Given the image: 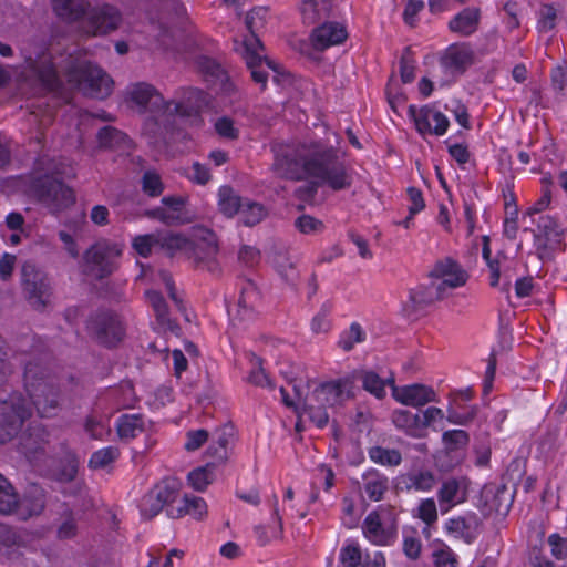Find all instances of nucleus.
I'll return each mask as SVG.
<instances>
[{"instance_id":"nucleus-52","label":"nucleus","mask_w":567,"mask_h":567,"mask_svg":"<svg viewBox=\"0 0 567 567\" xmlns=\"http://www.w3.org/2000/svg\"><path fill=\"white\" fill-rule=\"evenodd\" d=\"M274 266L279 276L290 286H295L298 279V271L295 264L286 254H278L274 258Z\"/></svg>"},{"instance_id":"nucleus-27","label":"nucleus","mask_w":567,"mask_h":567,"mask_svg":"<svg viewBox=\"0 0 567 567\" xmlns=\"http://www.w3.org/2000/svg\"><path fill=\"white\" fill-rule=\"evenodd\" d=\"M47 503L45 491L38 486L31 485L24 493L23 497L19 498L18 507L14 509V514L22 520H27L32 516L40 515Z\"/></svg>"},{"instance_id":"nucleus-56","label":"nucleus","mask_w":567,"mask_h":567,"mask_svg":"<svg viewBox=\"0 0 567 567\" xmlns=\"http://www.w3.org/2000/svg\"><path fill=\"white\" fill-rule=\"evenodd\" d=\"M79 471V458L75 453L66 452L61 464V468L58 472V480L63 483L72 482Z\"/></svg>"},{"instance_id":"nucleus-58","label":"nucleus","mask_w":567,"mask_h":567,"mask_svg":"<svg viewBox=\"0 0 567 567\" xmlns=\"http://www.w3.org/2000/svg\"><path fill=\"white\" fill-rule=\"evenodd\" d=\"M251 363L254 368L249 373L248 381L257 386L274 388L271 380L269 379V377L265 372V369L262 368L261 358L252 354Z\"/></svg>"},{"instance_id":"nucleus-12","label":"nucleus","mask_w":567,"mask_h":567,"mask_svg":"<svg viewBox=\"0 0 567 567\" xmlns=\"http://www.w3.org/2000/svg\"><path fill=\"white\" fill-rule=\"evenodd\" d=\"M181 483L176 478H164L146 493L140 503V512L144 518L151 519L158 515L164 507L174 506L179 495Z\"/></svg>"},{"instance_id":"nucleus-23","label":"nucleus","mask_w":567,"mask_h":567,"mask_svg":"<svg viewBox=\"0 0 567 567\" xmlns=\"http://www.w3.org/2000/svg\"><path fill=\"white\" fill-rule=\"evenodd\" d=\"M430 276L442 279L439 285L444 289L461 287L465 285L467 280V274L465 270L452 258L439 260L431 270Z\"/></svg>"},{"instance_id":"nucleus-35","label":"nucleus","mask_w":567,"mask_h":567,"mask_svg":"<svg viewBox=\"0 0 567 567\" xmlns=\"http://www.w3.org/2000/svg\"><path fill=\"white\" fill-rule=\"evenodd\" d=\"M30 68L44 89L55 91L60 87L61 83L58 72L49 55L43 54L39 60L31 61Z\"/></svg>"},{"instance_id":"nucleus-32","label":"nucleus","mask_w":567,"mask_h":567,"mask_svg":"<svg viewBox=\"0 0 567 567\" xmlns=\"http://www.w3.org/2000/svg\"><path fill=\"white\" fill-rule=\"evenodd\" d=\"M481 11L475 7H467L455 14L449 22L451 32L462 37H470L478 29Z\"/></svg>"},{"instance_id":"nucleus-9","label":"nucleus","mask_w":567,"mask_h":567,"mask_svg":"<svg viewBox=\"0 0 567 567\" xmlns=\"http://www.w3.org/2000/svg\"><path fill=\"white\" fill-rule=\"evenodd\" d=\"M70 80L76 82L84 95L103 100L112 92L113 80L100 66L84 62L70 74Z\"/></svg>"},{"instance_id":"nucleus-14","label":"nucleus","mask_w":567,"mask_h":567,"mask_svg":"<svg viewBox=\"0 0 567 567\" xmlns=\"http://www.w3.org/2000/svg\"><path fill=\"white\" fill-rule=\"evenodd\" d=\"M49 436L48 430L41 423L33 422L18 436L17 451L29 463L42 461L47 454Z\"/></svg>"},{"instance_id":"nucleus-21","label":"nucleus","mask_w":567,"mask_h":567,"mask_svg":"<svg viewBox=\"0 0 567 567\" xmlns=\"http://www.w3.org/2000/svg\"><path fill=\"white\" fill-rule=\"evenodd\" d=\"M347 37V30L341 23L328 19L316 24L311 31L310 41L316 50L323 51L342 43Z\"/></svg>"},{"instance_id":"nucleus-53","label":"nucleus","mask_w":567,"mask_h":567,"mask_svg":"<svg viewBox=\"0 0 567 567\" xmlns=\"http://www.w3.org/2000/svg\"><path fill=\"white\" fill-rule=\"evenodd\" d=\"M142 190L150 197H158L164 192V184L161 175L154 171H145L141 178Z\"/></svg>"},{"instance_id":"nucleus-41","label":"nucleus","mask_w":567,"mask_h":567,"mask_svg":"<svg viewBox=\"0 0 567 567\" xmlns=\"http://www.w3.org/2000/svg\"><path fill=\"white\" fill-rule=\"evenodd\" d=\"M142 414H122L116 421V431L121 440H132L144 432Z\"/></svg>"},{"instance_id":"nucleus-28","label":"nucleus","mask_w":567,"mask_h":567,"mask_svg":"<svg viewBox=\"0 0 567 567\" xmlns=\"http://www.w3.org/2000/svg\"><path fill=\"white\" fill-rule=\"evenodd\" d=\"M389 487V477L377 468L371 467L361 475L360 488L371 502L382 501Z\"/></svg>"},{"instance_id":"nucleus-17","label":"nucleus","mask_w":567,"mask_h":567,"mask_svg":"<svg viewBox=\"0 0 567 567\" xmlns=\"http://www.w3.org/2000/svg\"><path fill=\"white\" fill-rule=\"evenodd\" d=\"M475 62V53L468 43H453L444 51L440 63L452 76L463 75Z\"/></svg>"},{"instance_id":"nucleus-39","label":"nucleus","mask_w":567,"mask_h":567,"mask_svg":"<svg viewBox=\"0 0 567 567\" xmlns=\"http://www.w3.org/2000/svg\"><path fill=\"white\" fill-rule=\"evenodd\" d=\"M362 530L369 540L379 546L388 545L391 538L390 533L384 529L377 511H372L364 518Z\"/></svg>"},{"instance_id":"nucleus-8","label":"nucleus","mask_w":567,"mask_h":567,"mask_svg":"<svg viewBox=\"0 0 567 567\" xmlns=\"http://www.w3.org/2000/svg\"><path fill=\"white\" fill-rule=\"evenodd\" d=\"M537 229L534 231V247L536 255L543 262L553 261L557 251L564 250V229L556 218L540 215L536 220Z\"/></svg>"},{"instance_id":"nucleus-29","label":"nucleus","mask_w":567,"mask_h":567,"mask_svg":"<svg viewBox=\"0 0 567 567\" xmlns=\"http://www.w3.org/2000/svg\"><path fill=\"white\" fill-rule=\"evenodd\" d=\"M467 496V484L465 478L451 477L445 480L437 491V498L441 507L446 505V509L463 503Z\"/></svg>"},{"instance_id":"nucleus-10","label":"nucleus","mask_w":567,"mask_h":567,"mask_svg":"<svg viewBox=\"0 0 567 567\" xmlns=\"http://www.w3.org/2000/svg\"><path fill=\"white\" fill-rule=\"evenodd\" d=\"M87 329L105 347L117 344L125 333L120 316L106 308H100L90 316Z\"/></svg>"},{"instance_id":"nucleus-15","label":"nucleus","mask_w":567,"mask_h":567,"mask_svg":"<svg viewBox=\"0 0 567 567\" xmlns=\"http://www.w3.org/2000/svg\"><path fill=\"white\" fill-rule=\"evenodd\" d=\"M85 29L93 35L107 34L116 30L122 21L121 12L110 4H89L87 12L84 16Z\"/></svg>"},{"instance_id":"nucleus-31","label":"nucleus","mask_w":567,"mask_h":567,"mask_svg":"<svg viewBox=\"0 0 567 567\" xmlns=\"http://www.w3.org/2000/svg\"><path fill=\"white\" fill-rule=\"evenodd\" d=\"M435 484L436 480L431 471L419 470L401 475L398 478L396 488L401 492H429Z\"/></svg>"},{"instance_id":"nucleus-34","label":"nucleus","mask_w":567,"mask_h":567,"mask_svg":"<svg viewBox=\"0 0 567 567\" xmlns=\"http://www.w3.org/2000/svg\"><path fill=\"white\" fill-rule=\"evenodd\" d=\"M198 70L207 76V80L219 82L221 90L227 94L231 95L234 85L229 81V78L223 66L214 59L209 56H199L197 59Z\"/></svg>"},{"instance_id":"nucleus-19","label":"nucleus","mask_w":567,"mask_h":567,"mask_svg":"<svg viewBox=\"0 0 567 567\" xmlns=\"http://www.w3.org/2000/svg\"><path fill=\"white\" fill-rule=\"evenodd\" d=\"M130 99L143 111L153 114H166L171 109L162 94L151 84L145 82L135 83L130 87Z\"/></svg>"},{"instance_id":"nucleus-40","label":"nucleus","mask_w":567,"mask_h":567,"mask_svg":"<svg viewBox=\"0 0 567 567\" xmlns=\"http://www.w3.org/2000/svg\"><path fill=\"white\" fill-rule=\"evenodd\" d=\"M392 422L398 429L403 430L412 437L425 436V433H422L421 415L417 413L414 414L408 410H395L392 413Z\"/></svg>"},{"instance_id":"nucleus-51","label":"nucleus","mask_w":567,"mask_h":567,"mask_svg":"<svg viewBox=\"0 0 567 567\" xmlns=\"http://www.w3.org/2000/svg\"><path fill=\"white\" fill-rule=\"evenodd\" d=\"M0 545L7 549L9 558H16L20 555L18 549L22 546V539L12 527L0 524Z\"/></svg>"},{"instance_id":"nucleus-33","label":"nucleus","mask_w":567,"mask_h":567,"mask_svg":"<svg viewBox=\"0 0 567 567\" xmlns=\"http://www.w3.org/2000/svg\"><path fill=\"white\" fill-rule=\"evenodd\" d=\"M206 512L207 505L202 497L185 494L177 506H169L167 508V516L176 519L189 515L196 519H200Z\"/></svg>"},{"instance_id":"nucleus-46","label":"nucleus","mask_w":567,"mask_h":567,"mask_svg":"<svg viewBox=\"0 0 567 567\" xmlns=\"http://www.w3.org/2000/svg\"><path fill=\"white\" fill-rule=\"evenodd\" d=\"M19 504V495L12 484L0 474V514H13Z\"/></svg>"},{"instance_id":"nucleus-38","label":"nucleus","mask_w":567,"mask_h":567,"mask_svg":"<svg viewBox=\"0 0 567 567\" xmlns=\"http://www.w3.org/2000/svg\"><path fill=\"white\" fill-rule=\"evenodd\" d=\"M234 435L231 425H224L213 435V442L207 449V454L216 460V463H224L228 457V445Z\"/></svg>"},{"instance_id":"nucleus-26","label":"nucleus","mask_w":567,"mask_h":567,"mask_svg":"<svg viewBox=\"0 0 567 567\" xmlns=\"http://www.w3.org/2000/svg\"><path fill=\"white\" fill-rule=\"evenodd\" d=\"M445 289L439 284H431L430 286H420L415 289H411L409 293V300L404 306V310L408 315L416 313L436 300L443 298Z\"/></svg>"},{"instance_id":"nucleus-62","label":"nucleus","mask_w":567,"mask_h":567,"mask_svg":"<svg viewBox=\"0 0 567 567\" xmlns=\"http://www.w3.org/2000/svg\"><path fill=\"white\" fill-rule=\"evenodd\" d=\"M295 227L306 235L320 233L324 228L321 220L306 214L295 220Z\"/></svg>"},{"instance_id":"nucleus-36","label":"nucleus","mask_w":567,"mask_h":567,"mask_svg":"<svg viewBox=\"0 0 567 567\" xmlns=\"http://www.w3.org/2000/svg\"><path fill=\"white\" fill-rule=\"evenodd\" d=\"M480 525V517L475 513H468L465 516L450 518L445 528L449 533L461 536L467 544H471Z\"/></svg>"},{"instance_id":"nucleus-2","label":"nucleus","mask_w":567,"mask_h":567,"mask_svg":"<svg viewBox=\"0 0 567 567\" xmlns=\"http://www.w3.org/2000/svg\"><path fill=\"white\" fill-rule=\"evenodd\" d=\"M307 177L318 181L334 192L348 189L352 175L340 152L321 141L308 145Z\"/></svg>"},{"instance_id":"nucleus-25","label":"nucleus","mask_w":567,"mask_h":567,"mask_svg":"<svg viewBox=\"0 0 567 567\" xmlns=\"http://www.w3.org/2000/svg\"><path fill=\"white\" fill-rule=\"evenodd\" d=\"M299 12L303 24L316 25L334 18V2L333 0H301Z\"/></svg>"},{"instance_id":"nucleus-1","label":"nucleus","mask_w":567,"mask_h":567,"mask_svg":"<svg viewBox=\"0 0 567 567\" xmlns=\"http://www.w3.org/2000/svg\"><path fill=\"white\" fill-rule=\"evenodd\" d=\"M25 399L19 392H12L0 399V444L11 441L32 415V406L41 417H52L60 410V389L44 378L42 368L28 362L23 373Z\"/></svg>"},{"instance_id":"nucleus-4","label":"nucleus","mask_w":567,"mask_h":567,"mask_svg":"<svg viewBox=\"0 0 567 567\" xmlns=\"http://www.w3.org/2000/svg\"><path fill=\"white\" fill-rule=\"evenodd\" d=\"M266 16L267 9L262 7L254 8L247 13L245 24L248 34L245 35L241 48V54L250 70V75L256 83L260 84L261 90L266 89L267 74L260 69L262 56L259 54V50H264V44L258 32L265 27Z\"/></svg>"},{"instance_id":"nucleus-60","label":"nucleus","mask_w":567,"mask_h":567,"mask_svg":"<svg viewBox=\"0 0 567 567\" xmlns=\"http://www.w3.org/2000/svg\"><path fill=\"white\" fill-rule=\"evenodd\" d=\"M415 60L410 47L404 48L400 59V75L403 83H411L415 79Z\"/></svg>"},{"instance_id":"nucleus-18","label":"nucleus","mask_w":567,"mask_h":567,"mask_svg":"<svg viewBox=\"0 0 567 567\" xmlns=\"http://www.w3.org/2000/svg\"><path fill=\"white\" fill-rule=\"evenodd\" d=\"M442 442L444 452L437 457V462L442 468L451 470L461 463L463 452L470 443V435L464 430H449L443 432Z\"/></svg>"},{"instance_id":"nucleus-47","label":"nucleus","mask_w":567,"mask_h":567,"mask_svg":"<svg viewBox=\"0 0 567 567\" xmlns=\"http://www.w3.org/2000/svg\"><path fill=\"white\" fill-rule=\"evenodd\" d=\"M147 302L153 308L157 322L163 328H172V321L168 316V306L163 295L156 290H148L145 292Z\"/></svg>"},{"instance_id":"nucleus-43","label":"nucleus","mask_w":567,"mask_h":567,"mask_svg":"<svg viewBox=\"0 0 567 567\" xmlns=\"http://www.w3.org/2000/svg\"><path fill=\"white\" fill-rule=\"evenodd\" d=\"M96 138L99 146L102 148H125L131 143L128 136L124 132L110 125L99 130Z\"/></svg>"},{"instance_id":"nucleus-55","label":"nucleus","mask_w":567,"mask_h":567,"mask_svg":"<svg viewBox=\"0 0 567 567\" xmlns=\"http://www.w3.org/2000/svg\"><path fill=\"white\" fill-rule=\"evenodd\" d=\"M214 128L217 135L226 141H236L239 138L240 131L235 121L229 116H219L214 122Z\"/></svg>"},{"instance_id":"nucleus-45","label":"nucleus","mask_w":567,"mask_h":567,"mask_svg":"<svg viewBox=\"0 0 567 567\" xmlns=\"http://www.w3.org/2000/svg\"><path fill=\"white\" fill-rule=\"evenodd\" d=\"M277 503H278V499L275 496V506H274V511H272L271 525H269L268 527H266L264 525H258L255 527V534H256L257 540H258L259 545H261V546H265L266 544H268L270 540V537H278L282 532V520L279 515V509H278Z\"/></svg>"},{"instance_id":"nucleus-30","label":"nucleus","mask_w":567,"mask_h":567,"mask_svg":"<svg viewBox=\"0 0 567 567\" xmlns=\"http://www.w3.org/2000/svg\"><path fill=\"white\" fill-rule=\"evenodd\" d=\"M53 13L63 22L74 23L84 18L89 0H50Z\"/></svg>"},{"instance_id":"nucleus-11","label":"nucleus","mask_w":567,"mask_h":567,"mask_svg":"<svg viewBox=\"0 0 567 567\" xmlns=\"http://www.w3.org/2000/svg\"><path fill=\"white\" fill-rule=\"evenodd\" d=\"M218 252L219 247L216 234L205 229L196 239L190 241L187 257L193 260L197 269L218 275L221 270Z\"/></svg>"},{"instance_id":"nucleus-57","label":"nucleus","mask_w":567,"mask_h":567,"mask_svg":"<svg viewBox=\"0 0 567 567\" xmlns=\"http://www.w3.org/2000/svg\"><path fill=\"white\" fill-rule=\"evenodd\" d=\"M365 339V332L362 327L353 322L351 323L349 330L341 334L340 340L338 342L339 347L344 351H350L353 349L355 343L363 342Z\"/></svg>"},{"instance_id":"nucleus-49","label":"nucleus","mask_w":567,"mask_h":567,"mask_svg":"<svg viewBox=\"0 0 567 567\" xmlns=\"http://www.w3.org/2000/svg\"><path fill=\"white\" fill-rule=\"evenodd\" d=\"M368 454L372 462L383 466H398L402 462V455L395 449H385L377 445L370 447Z\"/></svg>"},{"instance_id":"nucleus-44","label":"nucleus","mask_w":567,"mask_h":567,"mask_svg":"<svg viewBox=\"0 0 567 567\" xmlns=\"http://www.w3.org/2000/svg\"><path fill=\"white\" fill-rule=\"evenodd\" d=\"M237 214L245 226L252 227L267 216L268 210L262 204L245 198Z\"/></svg>"},{"instance_id":"nucleus-54","label":"nucleus","mask_w":567,"mask_h":567,"mask_svg":"<svg viewBox=\"0 0 567 567\" xmlns=\"http://www.w3.org/2000/svg\"><path fill=\"white\" fill-rule=\"evenodd\" d=\"M120 456V451L116 446L103 447L92 453L89 460V466L93 470L104 468L109 464L116 461Z\"/></svg>"},{"instance_id":"nucleus-59","label":"nucleus","mask_w":567,"mask_h":567,"mask_svg":"<svg viewBox=\"0 0 567 567\" xmlns=\"http://www.w3.org/2000/svg\"><path fill=\"white\" fill-rule=\"evenodd\" d=\"M361 559V549L358 544H348L340 549L339 560L343 567H359Z\"/></svg>"},{"instance_id":"nucleus-42","label":"nucleus","mask_w":567,"mask_h":567,"mask_svg":"<svg viewBox=\"0 0 567 567\" xmlns=\"http://www.w3.org/2000/svg\"><path fill=\"white\" fill-rule=\"evenodd\" d=\"M244 200L245 198L240 197L231 186L224 185L218 190V208L226 217H234Z\"/></svg>"},{"instance_id":"nucleus-20","label":"nucleus","mask_w":567,"mask_h":567,"mask_svg":"<svg viewBox=\"0 0 567 567\" xmlns=\"http://www.w3.org/2000/svg\"><path fill=\"white\" fill-rule=\"evenodd\" d=\"M392 396L400 403L409 406H423L429 402H436V393L430 386L421 383L409 384L404 386L395 385L394 378L389 380Z\"/></svg>"},{"instance_id":"nucleus-61","label":"nucleus","mask_w":567,"mask_h":567,"mask_svg":"<svg viewBox=\"0 0 567 567\" xmlns=\"http://www.w3.org/2000/svg\"><path fill=\"white\" fill-rule=\"evenodd\" d=\"M133 248L141 257H148L153 249L158 248L157 235L147 234L136 236L133 239Z\"/></svg>"},{"instance_id":"nucleus-13","label":"nucleus","mask_w":567,"mask_h":567,"mask_svg":"<svg viewBox=\"0 0 567 567\" xmlns=\"http://www.w3.org/2000/svg\"><path fill=\"white\" fill-rule=\"evenodd\" d=\"M21 281L28 299L38 308L45 307L51 296V284L47 274L33 262L27 261L21 269Z\"/></svg>"},{"instance_id":"nucleus-3","label":"nucleus","mask_w":567,"mask_h":567,"mask_svg":"<svg viewBox=\"0 0 567 567\" xmlns=\"http://www.w3.org/2000/svg\"><path fill=\"white\" fill-rule=\"evenodd\" d=\"M352 395V381L350 378H340L318 385L305 399L302 412L319 429L329 422L327 409L334 408Z\"/></svg>"},{"instance_id":"nucleus-16","label":"nucleus","mask_w":567,"mask_h":567,"mask_svg":"<svg viewBox=\"0 0 567 567\" xmlns=\"http://www.w3.org/2000/svg\"><path fill=\"white\" fill-rule=\"evenodd\" d=\"M408 113L414 121L417 132L422 135L433 134L442 136L450 126L449 118L442 112L434 110L431 105H424L421 109H417L415 105H410Z\"/></svg>"},{"instance_id":"nucleus-63","label":"nucleus","mask_w":567,"mask_h":567,"mask_svg":"<svg viewBox=\"0 0 567 567\" xmlns=\"http://www.w3.org/2000/svg\"><path fill=\"white\" fill-rule=\"evenodd\" d=\"M547 544L550 547V554L555 559L565 560L567 558V537H563L558 533H554L548 536Z\"/></svg>"},{"instance_id":"nucleus-50","label":"nucleus","mask_w":567,"mask_h":567,"mask_svg":"<svg viewBox=\"0 0 567 567\" xmlns=\"http://www.w3.org/2000/svg\"><path fill=\"white\" fill-rule=\"evenodd\" d=\"M157 240L158 248L167 250V252H169L171 255L178 250L185 251V254L187 255L192 241L190 239L183 235L173 233L157 235Z\"/></svg>"},{"instance_id":"nucleus-37","label":"nucleus","mask_w":567,"mask_h":567,"mask_svg":"<svg viewBox=\"0 0 567 567\" xmlns=\"http://www.w3.org/2000/svg\"><path fill=\"white\" fill-rule=\"evenodd\" d=\"M348 378H350V380L352 381V385L354 384L355 380H360L365 391L370 392L378 399H382L383 396H385V385H390L389 380L392 377L384 380L380 378V375L374 371L360 370L354 371Z\"/></svg>"},{"instance_id":"nucleus-22","label":"nucleus","mask_w":567,"mask_h":567,"mask_svg":"<svg viewBox=\"0 0 567 567\" xmlns=\"http://www.w3.org/2000/svg\"><path fill=\"white\" fill-rule=\"evenodd\" d=\"M171 109L166 113L178 114L183 117L198 115L200 110L207 104V96L203 90L188 87L182 90V95L177 102H166Z\"/></svg>"},{"instance_id":"nucleus-5","label":"nucleus","mask_w":567,"mask_h":567,"mask_svg":"<svg viewBox=\"0 0 567 567\" xmlns=\"http://www.w3.org/2000/svg\"><path fill=\"white\" fill-rule=\"evenodd\" d=\"M123 254V245L110 239H99L83 254L82 272L95 280L111 276L117 269V260Z\"/></svg>"},{"instance_id":"nucleus-24","label":"nucleus","mask_w":567,"mask_h":567,"mask_svg":"<svg viewBox=\"0 0 567 567\" xmlns=\"http://www.w3.org/2000/svg\"><path fill=\"white\" fill-rule=\"evenodd\" d=\"M259 299V292L251 280L243 282L237 303L228 308V315L240 322L249 321L254 318V309Z\"/></svg>"},{"instance_id":"nucleus-64","label":"nucleus","mask_w":567,"mask_h":567,"mask_svg":"<svg viewBox=\"0 0 567 567\" xmlns=\"http://www.w3.org/2000/svg\"><path fill=\"white\" fill-rule=\"evenodd\" d=\"M557 12L554 6L544 4L539 10L538 18V30L542 32H548L556 25Z\"/></svg>"},{"instance_id":"nucleus-48","label":"nucleus","mask_w":567,"mask_h":567,"mask_svg":"<svg viewBox=\"0 0 567 567\" xmlns=\"http://www.w3.org/2000/svg\"><path fill=\"white\" fill-rule=\"evenodd\" d=\"M216 463L209 462L204 466H199L190 471L187 475V480L189 485L198 491L203 492L214 480V470Z\"/></svg>"},{"instance_id":"nucleus-6","label":"nucleus","mask_w":567,"mask_h":567,"mask_svg":"<svg viewBox=\"0 0 567 567\" xmlns=\"http://www.w3.org/2000/svg\"><path fill=\"white\" fill-rule=\"evenodd\" d=\"M29 190L52 214H59L75 202L72 188L49 174L32 178Z\"/></svg>"},{"instance_id":"nucleus-7","label":"nucleus","mask_w":567,"mask_h":567,"mask_svg":"<svg viewBox=\"0 0 567 567\" xmlns=\"http://www.w3.org/2000/svg\"><path fill=\"white\" fill-rule=\"evenodd\" d=\"M308 145L276 143L271 146L274 153V172L281 178L301 181L307 178Z\"/></svg>"}]
</instances>
